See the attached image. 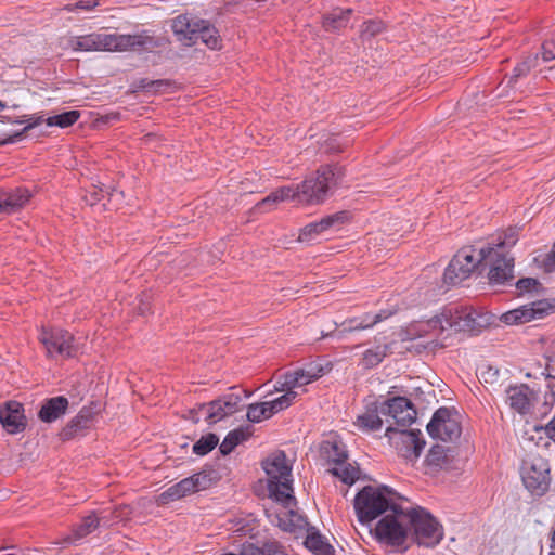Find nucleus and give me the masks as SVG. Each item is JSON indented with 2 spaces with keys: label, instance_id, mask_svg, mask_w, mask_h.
<instances>
[{
  "label": "nucleus",
  "instance_id": "nucleus-4",
  "mask_svg": "<svg viewBox=\"0 0 555 555\" xmlns=\"http://www.w3.org/2000/svg\"><path fill=\"white\" fill-rule=\"evenodd\" d=\"M400 500L401 496L386 486H366L354 498V509L359 521L367 524L389 513L400 504Z\"/></svg>",
  "mask_w": 555,
  "mask_h": 555
},
{
  "label": "nucleus",
  "instance_id": "nucleus-37",
  "mask_svg": "<svg viewBox=\"0 0 555 555\" xmlns=\"http://www.w3.org/2000/svg\"><path fill=\"white\" fill-rule=\"evenodd\" d=\"M332 475L338 477L344 483L352 485L360 475L358 467L350 463L343 462L328 470Z\"/></svg>",
  "mask_w": 555,
  "mask_h": 555
},
{
  "label": "nucleus",
  "instance_id": "nucleus-5",
  "mask_svg": "<svg viewBox=\"0 0 555 555\" xmlns=\"http://www.w3.org/2000/svg\"><path fill=\"white\" fill-rule=\"evenodd\" d=\"M262 467L268 476V491L273 502L294 501L291 473L292 467L287 463L283 451L272 453L262 462Z\"/></svg>",
  "mask_w": 555,
  "mask_h": 555
},
{
  "label": "nucleus",
  "instance_id": "nucleus-30",
  "mask_svg": "<svg viewBox=\"0 0 555 555\" xmlns=\"http://www.w3.org/2000/svg\"><path fill=\"white\" fill-rule=\"evenodd\" d=\"M101 522H108L106 514H103L101 517H98L94 513L87 515L86 517L82 518L81 522L74 528L73 534L68 537V540L70 542H76L87 537L88 534L93 532L100 526Z\"/></svg>",
  "mask_w": 555,
  "mask_h": 555
},
{
  "label": "nucleus",
  "instance_id": "nucleus-40",
  "mask_svg": "<svg viewBox=\"0 0 555 555\" xmlns=\"http://www.w3.org/2000/svg\"><path fill=\"white\" fill-rule=\"evenodd\" d=\"M93 417V411L90 408H82L80 412L75 416L68 424V428L76 433L78 430L89 427L90 422Z\"/></svg>",
  "mask_w": 555,
  "mask_h": 555
},
{
  "label": "nucleus",
  "instance_id": "nucleus-58",
  "mask_svg": "<svg viewBox=\"0 0 555 555\" xmlns=\"http://www.w3.org/2000/svg\"><path fill=\"white\" fill-rule=\"evenodd\" d=\"M552 548L554 550L551 555H555V529L552 537Z\"/></svg>",
  "mask_w": 555,
  "mask_h": 555
},
{
  "label": "nucleus",
  "instance_id": "nucleus-19",
  "mask_svg": "<svg viewBox=\"0 0 555 555\" xmlns=\"http://www.w3.org/2000/svg\"><path fill=\"white\" fill-rule=\"evenodd\" d=\"M384 410L386 415L391 416L402 427L411 425L416 418V410L412 402L404 397H393L385 400Z\"/></svg>",
  "mask_w": 555,
  "mask_h": 555
},
{
  "label": "nucleus",
  "instance_id": "nucleus-49",
  "mask_svg": "<svg viewBox=\"0 0 555 555\" xmlns=\"http://www.w3.org/2000/svg\"><path fill=\"white\" fill-rule=\"evenodd\" d=\"M289 376L287 373H285L284 375H282L278 380H276V384L274 386V390L275 391H279V392H284V393H289V392H298L297 390H294L293 389V386H291V384L288 385V382H289Z\"/></svg>",
  "mask_w": 555,
  "mask_h": 555
},
{
  "label": "nucleus",
  "instance_id": "nucleus-38",
  "mask_svg": "<svg viewBox=\"0 0 555 555\" xmlns=\"http://www.w3.org/2000/svg\"><path fill=\"white\" fill-rule=\"evenodd\" d=\"M273 416L269 402L253 403L248 405L247 418L249 422L259 423L262 420Z\"/></svg>",
  "mask_w": 555,
  "mask_h": 555
},
{
  "label": "nucleus",
  "instance_id": "nucleus-44",
  "mask_svg": "<svg viewBox=\"0 0 555 555\" xmlns=\"http://www.w3.org/2000/svg\"><path fill=\"white\" fill-rule=\"evenodd\" d=\"M384 29L385 25L383 24V22L371 20L363 23L360 31V37L362 38L363 41H366L382 34Z\"/></svg>",
  "mask_w": 555,
  "mask_h": 555
},
{
  "label": "nucleus",
  "instance_id": "nucleus-48",
  "mask_svg": "<svg viewBox=\"0 0 555 555\" xmlns=\"http://www.w3.org/2000/svg\"><path fill=\"white\" fill-rule=\"evenodd\" d=\"M538 286H539V282L532 278L520 279L516 283V287H517L519 294H522L525 292H531V291L535 289Z\"/></svg>",
  "mask_w": 555,
  "mask_h": 555
},
{
  "label": "nucleus",
  "instance_id": "nucleus-12",
  "mask_svg": "<svg viewBox=\"0 0 555 555\" xmlns=\"http://www.w3.org/2000/svg\"><path fill=\"white\" fill-rule=\"evenodd\" d=\"M554 311L555 300H538L503 313L501 321L508 325L522 324L532 320L542 319Z\"/></svg>",
  "mask_w": 555,
  "mask_h": 555
},
{
  "label": "nucleus",
  "instance_id": "nucleus-54",
  "mask_svg": "<svg viewBox=\"0 0 555 555\" xmlns=\"http://www.w3.org/2000/svg\"><path fill=\"white\" fill-rule=\"evenodd\" d=\"M238 555H263V552L253 544H247L243 546Z\"/></svg>",
  "mask_w": 555,
  "mask_h": 555
},
{
  "label": "nucleus",
  "instance_id": "nucleus-25",
  "mask_svg": "<svg viewBox=\"0 0 555 555\" xmlns=\"http://www.w3.org/2000/svg\"><path fill=\"white\" fill-rule=\"evenodd\" d=\"M456 456L453 448L436 444L430 448L426 463L434 469H450L455 467Z\"/></svg>",
  "mask_w": 555,
  "mask_h": 555
},
{
  "label": "nucleus",
  "instance_id": "nucleus-23",
  "mask_svg": "<svg viewBox=\"0 0 555 555\" xmlns=\"http://www.w3.org/2000/svg\"><path fill=\"white\" fill-rule=\"evenodd\" d=\"M382 416H386L384 401L366 404L365 410L357 417V426L364 431H375L382 428Z\"/></svg>",
  "mask_w": 555,
  "mask_h": 555
},
{
  "label": "nucleus",
  "instance_id": "nucleus-7",
  "mask_svg": "<svg viewBox=\"0 0 555 555\" xmlns=\"http://www.w3.org/2000/svg\"><path fill=\"white\" fill-rule=\"evenodd\" d=\"M520 475L526 489L534 495H543L550 488L548 462L537 453L530 452L522 460Z\"/></svg>",
  "mask_w": 555,
  "mask_h": 555
},
{
  "label": "nucleus",
  "instance_id": "nucleus-59",
  "mask_svg": "<svg viewBox=\"0 0 555 555\" xmlns=\"http://www.w3.org/2000/svg\"><path fill=\"white\" fill-rule=\"evenodd\" d=\"M164 83H165V82H164L163 80H157V81H152V83H151V85H152V86H157V87H158V86H162V85H164Z\"/></svg>",
  "mask_w": 555,
  "mask_h": 555
},
{
  "label": "nucleus",
  "instance_id": "nucleus-32",
  "mask_svg": "<svg viewBox=\"0 0 555 555\" xmlns=\"http://www.w3.org/2000/svg\"><path fill=\"white\" fill-rule=\"evenodd\" d=\"M288 199L294 201L293 185L282 186L271 192L255 206V210L266 212L271 210L278 203Z\"/></svg>",
  "mask_w": 555,
  "mask_h": 555
},
{
  "label": "nucleus",
  "instance_id": "nucleus-14",
  "mask_svg": "<svg viewBox=\"0 0 555 555\" xmlns=\"http://www.w3.org/2000/svg\"><path fill=\"white\" fill-rule=\"evenodd\" d=\"M209 482L210 478L208 477L207 474H194L191 477L184 478L178 483L169 487L159 495L158 500L163 504H166L170 501L179 500L185 495L206 489Z\"/></svg>",
  "mask_w": 555,
  "mask_h": 555
},
{
  "label": "nucleus",
  "instance_id": "nucleus-21",
  "mask_svg": "<svg viewBox=\"0 0 555 555\" xmlns=\"http://www.w3.org/2000/svg\"><path fill=\"white\" fill-rule=\"evenodd\" d=\"M391 314H392V312L380 311L375 314L365 313L361 317H354V318L344 321L341 323L343 330L339 331L338 333L332 332V333L322 334V337L337 336L340 339V338H343L345 333L371 328L375 324L389 318Z\"/></svg>",
  "mask_w": 555,
  "mask_h": 555
},
{
  "label": "nucleus",
  "instance_id": "nucleus-6",
  "mask_svg": "<svg viewBox=\"0 0 555 555\" xmlns=\"http://www.w3.org/2000/svg\"><path fill=\"white\" fill-rule=\"evenodd\" d=\"M409 513L410 508L399 504L385 514L375 526L376 539L385 545L403 546L409 535Z\"/></svg>",
  "mask_w": 555,
  "mask_h": 555
},
{
  "label": "nucleus",
  "instance_id": "nucleus-52",
  "mask_svg": "<svg viewBox=\"0 0 555 555\" xmlns=\"http://www.w3.org/2000/svg\"><path fill=\"white\" fill-rule=\"evenodd\" d=\"M543 57H544V60L555 59V39H550L544 42Z\"/></svg>",
  "mask_w": 555,
  "mask_h": 555
},
{
  "label": "nucleus",
  "instance_id": "nucleus-56",
  "mask_svg": "<svg viewBox=\"0 0 555 555\" xmlns=\"http://www.w3.org/2000/svg\"><path fill=\"white\" fill-rule=\"evenodd\" d=\"M498 375V371L493 370L492 367H489L486 372L481 373L482 378L486 383H492L494 382V378Z\"/></svg>",
  "mask_w": 555,
  "mask_h": 555
},
{
  "label": "nucleus",
  "instance_id": "nucleus-8",
  "mask_svg": "<svg viewBox=\"0 0 555 555\" xmlns=\"http://www.w3.org/2000/svg\"><path fill=\"white\" fill-rule=\"evenodd\" d=\"M409 518V531L413 529V535L418 545L433 547L441 541L442 528L426 509L412 507Z\"/></svg>",
  "mask_w": 555,
  "mask_h": 555
},
{
  "label": "nucleus",
  "instance_id": "nucleus-47",
  "mask_svg": "<svg viewBox=\"0 0 555 555\" xmlns=\"http://www.w3.org/2000/svg\"><path fill=\"white\" fill-rule=\"evenodd\" d=\"M96 5H99L98 0H79V1L75 2L74 4L65 5L64 9L67 10L68 12H73L75 10L90 11V10L94 9Z\"/></svg>",
  "mask_w": 555,
  "mask_h": 555
},
{
  "label": "nucleus",
  "instance_id": "nucleus-34",
  "mask_svg": "<svg viewBox=\"0 0 555 555\" xmlns=\"http://www.w3.org/2000/svg\"><path fill=\"white\" fill-rule=\"evenodd\" d=\"M351 9H334L323 17V28L326 31H336L345 28L350 20Z\"/></svg>",
  "mask_w": 555,
  "mask_h": 555
},
{
  "label": "nucleus",
  "instance_id": "nucleus-36",
  "mask_svg": "<svg viewBox=\"0 0 555 555\" xmlns=\"http://www.w3.org/2000/svg\"><path fill=\"white\" fill-rule=\"evenodd\" d=\"M198 40L210 49L221 48V38L218 30L205 20H203V25L199 27L198 34L196 35V42Z\"/></svg>",
  "mask_w": 555,
  "mask_h": 555
},
{
  "label": "nucleus",
  "instance_id": "nucleus-28",
  "mask_svg": "<svg viewBox=\"0 0 555 555\" xmlns=\"http://www.w3.org/2000/svg\"><path fill=\"white\" fill-rule=\"evenodd\" d=\"M492 254H494V247L490 246L480 249H476L474 247H464L459 250L454 257L461 261H464L465 264L472 271H474L478 264L488 261V258L492 257Z\"/></svg>",
  "mask_w": 555,
  "mask_h": 555
},
{
  "label": "nucleus",
  "instance_id": "nucleus-46",
  "mask_svg": "<svg viewBox=\"0 0 555 555\" xmlns=\"http://www.w3.org/2000/svg\"><path fill=\"white\" fill-rule=\"evenodd\" d=\"M535 57H528L521 63H519L513 72V75L508 78L507 85L512 88L515 87V83L518 78L526 76L530 69L534 66Z\"/></svg>",
  "mask_w": 555,
  "mask_h": 555
},
{
  "label": "nucleus",
  "instance_id": "nucleus-24",
  "mask_svg": "<svg viewBox=\"0 0 555 555\" xmlns=\"http://www.w3.org/2000/svg\"><path fill=\"white\" fill-rule=\"evenodd\" d=\"M31 194L29 190L17 188L9 192L0 193V212L14 214L26 206L29 202Z\"/></svg>",
  "mask_w": 555,
  "mask_h": 555
},
{
  "label": "nucleus",
  "instance_id": "nucleus-61",
  "mask_svg": "<svg viewBox=\"0 0 555 555\" xmlns=\"http://www.w3.org/2000/svg\"><path fill=\"white\" fill-rule=\"evenodd\" d=\"M4 104L0 101V111H2L4 108Z\"/></svg>",
  "mask_w": 555,
  "mask_h": 555
},
{
  "label": "nucleus",
  "instance_id": "nucleus-60",
  "mask_svg": "<svg viewBox=\"0 0 555 555\" xmlns=\"http://www.w3.org/2000/svg\"><path fill=\"white\" fill-rule=\"evenodd\" d=\"M548 72H550V75H551L553 78H555V66L551 67V68L548 69Z\"/></svg>",
  "mask_w": 555,
  "mask_h": 555
},
{
  "label": "nucleus",
  "instance_id": "nucleus-26",
  "mask_svg": "<svg viewBox=\"0 0 555 555\" xmlns=\"http://www.w3.org/2000/svg\"><path fill=\"white\" fill-rule=\"evenodd\" d=\"M68 409V400L63 396L53 397L43 401L38 417L44 423H52L63 416Z\"/></svg>",
  "mask_w": 555,
  "mask_h": 555
},
{
  "label": "nucleus",
  "instance_id": "nucleus-43",
  "mask_svg": "<svg viewBox=\"0 0 555 555\" xmlns=\"http://www.w3.org/2000/svg\"><path fill=\"white\" fill-rule=\"evenodd\" d=\"M219 438L215 434L203 436L194 446L193 452L197 455L209 453L218 444Z\"/></svg>",
  "mask_w": 555,
  "mask_h": 555
},
{
  "label": "nucleus",
  "instance_id": "nucleus-50",
  "mask_svg": "<svg viewBox=\"0 0 555 555\" xmlns=\"http://www.w3.org/2000/svg\"><path fill=\"white\" fill-rule=\"evenodd\" d=\"M127 515H128L127 506L116 508L114 512H112V517H108L106 515L107 520H108V522L106 525H111L113 521H121V520L126 519Z\"/></svg>",
  "mask_w": 555,
  "mask_h": 555
},
{
  "label": "nucleus",
  "instance_id": "nucleus-17",
  "mask_svg": "<svg viewBox=\"0 0 555 555\" xmlns=\"http://www.w3.org/2000/svg\"><path fill=\"white\" fill-rule=\"evenodd\" d=\"M486 263L490 264L489 281L493 285H503L513 280L514 259L494 248L492 257Z\"/></svg>",
  "mask_w": 555,
  "mask_h": 555
},
{
  "label": "nucleus",
  "instance_id": "nucleus-13",
  "mask_svg": "<svg viewBox=\"0 0 555 555\" xmlns=\"http://www.w3.org/2000/svg\"><path fill=\"white\" fill-rule=\"evenodd\" d=\"M386 436L391 444L404 451L403 455L408 459H417L425 447V440L420 437V430L397 429L389 426L386 429Z\"/></svg>",
  "mask_w": 555,
  "mask_h": 555
},
{
  "label": "nucleus",
  "instance_id": "nucleus-45",
  "mask_svg": "<svg viewBox=\"0 0 555 555\" xmlns=\"http://www.w3.org/2000/svg\"><path fill=\"white\" fill-rule=\"evenodd\" d=\"M298 396H299V392H289V393H284L274 400L268 401L271 413L274 415V414L279 413L280 411L287 409L288 406L292 405V403Z\"/></svg>",
  "mask_w": 555,
  "mask_h": 555
},
{
  "label": "nucleus",
  "instance_id": "nucleus-51",
  "mask_svg": "<svg viewBox=\"0 0 555 555\" xmlns=\"http://www.w3.org/2000/svg\"><path fill=\"white\" fill-rule=\"evenodd\" d=\"M517 242V235L515 230H509L506 234L503 241H501L495 249L501 250V248L505 246H513Z\"/></svg>",
  "mask_w": 555,
  "mask_h": 555
},
{
  "label": "nucleus",
  "instance_id": "nucleus-1",
  "mask_svg": "<svg viewBox=\"0 0 555 555\" xmlns=\"http://www.w3.org/2000/svg\"><path fill=\"white\" fill-rule=\"evenodd\" d=\"M493 315L467 307L450 306L443 308L431 319L418 322L410 330L409 338L427 337L435 346L446 347V340L452 333H479L491 324Z\"/></svg>",
  "mask_w": 555,
  "mask_h": 555
},
{
  "label": "nucleus",
  "instance_id": "nucleus-20",
  "mask_svg": "<svg viewBox=\"0 0 555 555\" xmlns=\"http://www.w3.org/2000/svg\"><path fill=\"white\" fill-rule=\"evenodd\" d=\"M202 25V18L190 14H181L172 20L171 28L179 41L191 46L196 43V35Z\"/></svg>",
  "mask_w": 555,
  "mask_h": 555
},
{
  "label": "nucleus",
  "instance_id": "nucleus-53",
  "mask_svg": "<svg viewBox=\"0 0 555 555\" xmlns=\"http://www.w3.org/2000/svg\"><path fill=\"white\" fill-rule=\"evenodd\" d=\"M534 429L544 430L546 436L555 441V416L545 426H534Z\"/></svg>",
  "mask_w": 555,
  "mask_h": 555
},
{
  "label": "nucleus",
  "instance_id": "nucleus-29",
  "mask_svg": "<svg viewBox=\"0 0 555 555\" xmlns=\"http://www.w3.org/2000/svg\"><path fill=\"white\" fill-rule=\"evenodd\" d=\"M305 546L315 555H332L333 546L327 539L322 535L314 527H310L306 531Z\"/></svg>",
  "mask_w": 555,
  "mask_h": 555
},
{
  "label": "nucleus",
  "instance_id": "nucleus-41",
  "mask_svg": "<svg viewBox=\"0 0 555 555\" xmlns=\"http://www.w3.org/2000/svg\"><path fill=\"white\" fill-rule=\"evenodd\" d=\"M245 439V434L241 429L230 431L221 442L219 450L223 455L233 451V449Z\"/></svg>",
  "mask_w": 555,
  "mask_h": 555
},
{
  "label": "nucleus",
  "instance_id": "nucleus-18",
  "mask_svg": "<svg viewBox=\"0 0 555 555\" xmlns=\"http://www.w3.org/2000/svg\"><path fill=\"white\" fill-rule=\"evenodd\" d=\"M0 423L8 434L22 433L27 426L23 404L8 401L0 405Z\"/></svg>",
  "mask_w": 555,
  "mask_h": 555
},
{
  "label": "nucleus",
  "instance_id": "nucleus-33",
  "mask_svg": "<svg viewBox=\"0 0 555 555\" xmlns=\"http://www.w3.org/2000/svg\"><path fill=\"white\" fill-rule=\"evenodd\" d=\"M472 273L473 271L464 261L454 257L444 271L443 280L449 285H456L468 279Z\"/></svg>",
  "mask_w": 555,
  "mask_h": 555
},
{
  "label": "nucleus",
  "instance_id": "nucleus-16",
  "mask_svg": "<svg viewBox=\"0 0 555 555\" xmlns=\"http://www.w3.org/2000/svg\"><path fill=\"white\" fill-rule=\"evenodd\" d=\"M242 399L237 393H228L222 398L211 401L208 404H203L199 411L205 413V420L209 424H215L228 415L235 413L238 410Z\"/></svg>",
  "mask_w": 555,
  "mask_h": 555
},
{
  "label": "nucleus",
  "instance_id": "nucleus-35",
  "mask_svg": "<svg viewBox=\"0 0 555 555\" xmlns=\"http://www.w3.org/2000/svg\"><path fill=\"white\" fill-rule=\"evenodd\" d=\"M322 453L327 461L333 462L335 466L345 462L347 459V452L345 446L339 440H327L322 444Z\"/></svg>",
  "mask_w": 555,
  "mask_h": 555
},
{
  "label": "nucleus",
  "instance_id": "nucleus-22",
  "mask_svg": "<svg viewBox=\"0 0 555 555\" xmlns=\"http://www.w3.org/2000/svg\"><path fill=\"white\" fill-rule=\"evenodd\" d=\"M537 400V393L527 385L520 384L506 389V401L511 409L521 415L528 414Z\"/></svg>",
  "mask_w": 555,
  "mask_h": 555
},
{
  "label": "nucleus",
  "instance_id": "nucleus-57",
  "mask_svg": "<svg viewBox=\"0 0 555 555\" xmlns=\"http://www.w3.org/2000/svg\"><path fill=\"white\" fill-rule=\"evenodd\" d=\"M101 197H100V193L99 192H94L90 195V199L89 201V204L90 205H94L98 201H100Z\"/></svg>",
  "mask_w": 555,
  "mask_h": 555
},
{
  "label": "nucleus",
  "instance_id": "nucleus-10",
  "mask_svg": "<svg viewBox=\"0 0 555 555\" xmlns=\"http://www.w3.org/2000/svg\"><path fill=\"white\" fill-rule=\"evenodd\" d=\"M41 344L47 350L50 358L61 357L70 358L77 352V347L74 344V336L64 330H43L39 336Z\"/></svg>",
  "mask_w": 555,
  "mask_h": 555
},
{
  "label": "nucleus",
  "instance_id": "nucleus-3",
  "mask_svg": "<svg viewBox=\"0 0 555 555\" xmlns=\"http://www.w3.org/2000/svg\"><path fill=\"white\" fill-rule=\"evenodd\" d=\"M344 176L337 165L320 167L314 175L307 177L301 183L293 186L294 201L304 205H318L325 201L328 190Z\"/></svg>",
  "mask_w": 555,
  "mask_h": 555
},
{
  "label": "nucleus",
  "instance_id": "nucleus-11",
  "mask_svg": "<svg viewBox=\"0 0 555 555\" xmlns=\"http://www.w3.org/2000/svg\"><path fill=\"white\" fill-rule=\"evenodd\" d=\"M427 431L434 439L453 441L461 435V426L457 420L447 408L438 409L427 424Z\"/></svg>",
  "mask_w": 555,
  "mask_h": 555
},
{
  "label": "nucleus",
  "instance_id": "nucleus-39",
  "mask_svg": "<svg viewBox=\"0 0 555 555\" xmlns=\"http://www.w3.org/2000/svg\"><path fill=\"white\" fill-rule=\"evenodd\" d=\"M80 116L78 111H69L55 116L49 117L46 121L48 126H57L66 128L74 125Z\"/></svg>",
  "mask_w": 555,
  "mask_h": 555
},
{
  "label": "nucleus",
  "instance_id": "nucleus-55",
  "mask_svg": "<svg viewBox=\"0 0 555 555\" xmlns=\"http://www.w3.org/2000/svg\"><path fill=\"white\" fill-rule=\"evenodd\" d=\"M69 47L75 51H85L82 36L73 37L69 39Z\"/></svg>",
  "mask_w": 555,
  "mask_h": 555
},
{
  "label": "nucleus",
  "instance_id": "nucleus-2",
  "mask_svg": "<svg viewBox=\"0 0 555 555\" xmlns=\"http://www.w3.org/2000/svg\"><path fill=\"white\" fill-rule=\"evenodd\" d=\"M85 51H150L158 47L157 40L146 31L139 34L93 33L82 36Z\"/></svg>",
  "mask_w": 555,
  "mask_h": 555
},
{
  "label": "nucleus",
  "instance_id": "nucleus-31",
  "mask_svg": "<svg viewBox=\"0 0 555 555\" xmlns=\"http://www.w3.org/2000/svg\"><path fill=\"white\" fill-rule=\"evenodd\" d=\"M390 347L388 344L376 345L366 349L358 363L364 370H371L379 365L383 360L389 354Z\"/></svg>",
  "mask_w": 555,
  "mask_h": 555
},
{
  "label": "nucleus",
  "instance_id": "nucleus-42",
  "mask_svg": "<svg viewBox=\"0 0 555 555\" xmlns=\"http://www.w3.org/2000/svg\"><path fill=\"white\" fill-rule=\"evenodd\" d=\"M13 122L14 124L26 122V126L24 127V129L22 131L16 132V133L8 137L7 139L0 141V145L17 142L23 137L24 133H26L30 129L35 128L36 126L40 125L42 122V117H30L27 120H14Z\"/></svg>",
  "mask_w": 555,
  "mask_h": 555
},
{
  "label": "nucleus",
  "instance_id": "nucleus-27",
  "mask_svg": "<svg viewBox=\"0 0 555 555\" xmlns=\"http://www.w3.org/2000/svg\"><path fill=\"white\" fill-rule=\"evenodd\" d=\"M287 374L291 379L288 385L291 384L293 389L297 390L320 378L322 376V367L315 364H309L306 367L288 372Z\"/></svg>",
  "mask_w": 555,
  "mask_h": 555
},
{
  "label": "nucleus",
  "instance_id": "nucleus-9",
  "mask_svg": "<svg viewBox=\"0 0 555 555\" xmlns=\"http://www.w3.org/2000/svg\"><path fill=\"white\" fill-rule=\"evenodd\" d=\"M274 503L276 504L274 511H266L271 524L278 526L283 531L294 534L306 532L310 528L307 519L294 509L297 504L295 498L292 504L286 502Z\"/></svg>",
  "mask_w": 555,
  "mask_h": 555
},
{
  "label": "nucleus",
  "instance_id": "nucleus-15",
  "mask_svg": "<svg viewBox=\"0 0 555 555\" xmlns=\"http://www.w3.org/2000/svg\"><path fill=\"white\" fill-rule=\"evenodd\" d=\"M346 211H339L322 218L320 221L311 222L300 230L298 241L312 242L328 231H338L348 221Z\"/></svg>",
  "mask_w": 555,
  "mask_h": 555
}]
</instances>
